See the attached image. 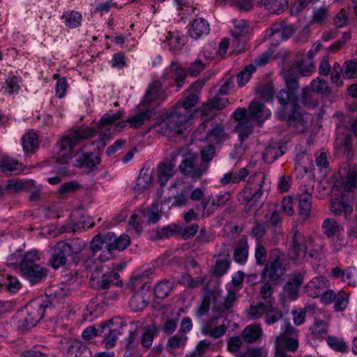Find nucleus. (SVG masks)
I'll return each instance as SVG.
<instances>
[{"label":"nucleus","mask_w":357,"mask_h":357,"mask_svg":"<svg viewBox=\"0 0 357 357\" xmlns=\"http://www.w3.org/2000/svg\"><path fill=\"white\" fill-rule=\"evenodd\" d=\"M283 79L287 89H282L278 94V100L282 106H287L289 103L292 105L291 113L286 115L283 110L278 112L280 119H287L289 126H297L301 124L302 118L298 109L301 107H314L317 102L314 98V94L308 86L304 87L301 93L297 94L299 89L298 77L291 71L283 73Z\"/></svg>","instance_id":"f257e3e1"},{"label":"nucleus","mask_w":357,"mask_h":357,"mask_svg":"<svg viewBox=\"0 0 357 357\" xmlns=\"http://www.w3.org/2000/svg\"><path fill=\"white\" fill-rule=\"evenodd\" d=\"M96 130L91 128H79L70 130L68 135L62 137L56 144L52 158L54 167L59 175L69 174V160L73 148L82 140L93 137Z\"/></svg>","instance_id":"f03ea898"},{"label":"nucleus","mask_w":357,"mask_h":357,"mask_svg":"<svg viewBox=\"0 0 357 357\" xmlns=\"http://www.w3.org/2000/svg\"><path fill=\"white\" fill-rule=\"evenodd\" d=\"M53 310V303L50 299L31 301L16 312L13 323L18 331L25 332L34 327L45 314H51Z\"/></svg>","instance_id":"7ed1b4c3"},{"label":"nucleus","mask_w":357,"mask_h":357,"mask_svg":"<svg viewBox=\"0 0 357 357\" xmlns=\"http://www.w3.org/2000/svg\"><path fill=\"white\" fill-rule=\"evenodd\" d=\"M191 120L182 107H174L169 112L160 116L152 128L162 135L170 137L179 134L191 123Z\"/></svg>","instance_id":"20e7f679"},{"label":"nucleus","mask_w":357,"mask_h":357,"mask_svg":"<svg viewBox=\"0 0 357 357\" xmlns=\"http://www.w3.org/2000/svg\"><path fill=\"white\" fill-rule=\"evenodd\" d=\"M236 300V295L233 291H228L227 296L223 298L219 290H208L206 291L202 304L199 307L197 316L202 317L205 315L209 310L210 304L213 303V312L215 314L211 320L213 322L231 309L234 305Z\"/></svg>","instance_id":"39448f33"},{"label":"nucleus","mask_w":357,"mask_h":357,"mask_svg":"<svg viewBox=\"0 0 357 357\" xmlns=\"http://www.w3.org/2000/svg\"><path fill=\"white\" fill-rule=\"evenodd\" d=\"M174 155L180 157L181 162L178 166L180 172L185 177L195 181L200 179L207 172L206 169L200 162L198 154L186 148L174 150Z\"/></svg>","instance_id":"423d86ee"},{"label":"nucleus","mask_w":357,"mask_h":357,"mask_svg":"<svg viewBox=\"0 0 357 357\" xmlns=\"http://www.w3.org/2000/svg\"><path fill=\"white\" fill-rule=\"evenodd\" d=\"M266 177L263 172H256L251 175L245 187L240 192L239 200L242 203L248 204L252 202L256 209H258L264 204L260 202L264 192H268L269 187L265 182Z\"/></svg>","instance_id":"0eeeda50"},{"label":"nucleus","mask_w":357,"mask_h":357,"mask_svg":"<svg viewBox=\"0 0 357 357\" xmlns=\"http://www.w3.org/2000/svg\"><path fill=\"white\" fill-rule=\"evenodd\" d=\"M233 117L237 122L234 130L238 133L240 144L234 146V150L231 152V158L236 160L241 158L244 154L246 146L243 142L252 133V125L249 118L246 116V109L243 107L236 109L233 113Z\"/></svg>","instance_id":"6e6552de"},{"label":"nucleus","mask_w":357,"mask_h":357,"mask_svg":"<svg viewBox=\"0 0 357 357\" xmlns=\"http://www.w3.org/2000/svg\"><path fill=\"white\" fill-rule=\"evenodd\" d=\"M291 252L294 261L305 257L317 259L320 256V252L313 249L312 240L310 238L306 239L298 231H296L293 236Z\"/></svg>","instance_id":"1a4fd4ad"},{"label":"nucleus","mask_w":357,"mask_h":357,"mask_svg":"<svg viewBox=\"0 0 357 357\" xmlns=\"http://www.w3.org/2000/svg\"><path fill=\"white\" fill-rule=\"evenodd\" d=\"M264 266L261 277H268L272 282L278 281L286 272V268L280 261V251L278 249H273L271 252Z\"/></svg>","instance_id":"9d476101"},{"label":"nucleus","mask_w":357,"mask_h":357,"mask_svg":"<svg viewBox=\"0 0 357 357\" xmlns=\"http://www.w3.org/2000/svg\"><path fill=\"white\" fill-rule=\"evenodd\" d=\"M130 243V238L126 234H121L116 236L113 232L106 234L105 246L108 247L109 255H102L101 261H107L113 257V252L115 250L122 251L125 250Z\"/></svg>","instance_id":"9b49d317"},{"label":"nucleus","mask_w":357,"mask_h":357,"mask_svg":"<svg viewBox=\"0 0 357 357\" xmlns=\"http://www.w3.org/2000/svg\"><path fill=\"white\" fill-rule=\"evenodd\" d=\"M305 275L306 271L304 270L297 271L289 275L287 281L283 287L284 294L289 299H297Z\"/></svg>","instance_id":"f8f14e48"},{"label":"nucleus","mask_w":357,"mask_h":357,"mask_svg":"<svg viewBox=\"0 0 357 357\" xmlns=\"http://www.w3.org/2000/svg\"><path fill=\"white\" fill-rule=\"evenodd\" d=\"M176 159L177 155L174 157V151H172L170 153L169 160H165L158 165L157 174L158 181L162 186L166 185L167 181L174 175Z\"/></svg>","instance_id":"ddd939ff"},{"label":"nucleus","mask_w":357,"mask_h":357,"mask_svg":"<svg viewBox=\"0 0 357 357\" xmlns=\"http://www.w3.org/2000/svg\"><path fill=\"white\" fill-rule=\"evenodd\" d=\"M22 275L32 284L40 282L47 275V270L38 264L24 265L20 268Z\"/></svg>","instance_id":"4468645a"},{"label":"nucleus","mask_w":357,"mask_h":357,"mask_svg":"<svg viewBox=\"0 0 357 357\" xmlns=\"http://www.w3.org/2000/svg\"><path fill=\"white\" fill-rule=\"evenodd\" d=\"M296 29L292 24H287L284 22L274 24L272 27L267 30L266 37L271 38H280L287 40L295 33Z\"/></svg>","instance_id":"2eb2a0df"},{"label":"nucleus","mask_w":357,"mask_h":357,"mask_svg":"<svg viewBox=\"0 0 357 357\" xmlns=\"http://www.w3.org/2000/svg\"><path fill=\"white\" fill-rule=\"evenodd\" d=\"M136 109V114L127 119V121L133 128L140 127L153 115V109L142 103L137 106Z\"/></svg>","instance_id":"dca6fc26"},{"label":"nucleus","mask_w":357,"mask_h":357,"mask_svg":"<svg viewBox=\"0 0 357 357\" xmlns=\"http://www.w3.org/2000/svg\"><path fill=\"white\" fill-rule=\"evenodd\" d=\"M298 347V341L293 336L279 335L275 340V351L287 353L286 350L295 351Z\"/></svg>","instance_id":"f3484780"},{"label":"nucleus","mask_w":357,"mask_h":357,"mask_svg":"<svg viewBox=\"0 0 357 357\" xmlns=\"http://www.w3.org/2000/svg\"><path fill=\"white\" fill-rule=\"evenodd\" d=\"M151 274V269H147L142 273H137L129 280L127 286L128 288L136 291H149V276Z\"/></svg>","instance_id":"a211bd4d"},{"label":"nucleus","mask_w":357,"mask_h":357,"mask_svg":"<svg viewBox=\"0 0 357 357\" xmlns=\"http://www.w3.org/2000/svg\"><path fill=\"white\" fill-rule=\"evenodd\" d=\"M296 200L300 217L303 220L307 219L310 216L312 208L311 192L308 190H304L301 193L298 194Z\"/></svg>","instance_id":"6ab92c4d"},{"label":"nucleus","mask_w":357,"mask_h":357,"mask_svg":"<svg viewBox=\"0 0 357 357\" xmlns=\"http://www.w3.org/2000/svg\"><path fill=\"white\" fill-rule=\"evenodd\" d=\"M327 282L326 278L319 276L312 279L305 286V290L308 296L317 298L321 296L322 292L327 288Z\"/></svg>","instance_id":"aec40b11"},{"label":"nucleus","mask_w":357,"mask_h":357,"mask_svg":"<svg viewBox=\"0 0 357 357\" xmlns=\"http://www.w3.org/2000/svg\"><path fill=\"white\" fill-rule=\"evenodd\" d=\"M257 5L264 6L271 14L283 13L288 6V0H255Z\"/></svg>","instance_id":"412c9836"},{"label":"nucleus","mask_w":357,"mask_h":357,"mask_svg":"<svg viewBox=\"0 0 357 357\" xmlns=\"http://www.w3.org/2000/svg\"><path fill=\"white\" fill-rule=\"evenodd\" d=\"M0 168L7 176L18 175L24 170L22 164L9 157H3L1 160Z\"/></svg>","instance_id":"4be33fe9"},{"label":"nucleus","mask_w":357,"mask_h":357,"mask_svg":"<svg viewBox=\"0 0 357 357\" xmlns=\"http://www.w3.org/2000/svg\"><path fill=\"white\" fill-rule=\"evenodd\" d=\"M51 253L52 257L50 263L54 268L57 269L66 264L68 255L64 252V249L60 241L51 248Z\"/></svg>","instance_id":"5701e85b"},{"label":"nucleus","mask_w":357,"mask_h":357,"mask_svg":"<svg viewBox=\"0 0 357 357\" xmlns=\"http://www.w3.org/2000/svg\"><path fill=\"white\" fill-rule=\"evenodd\" d=\"M209 31L208 22L205 19L199 17L192 21L189 29V34L191 38L198 39L204 35H207Z\"/></svg>","instance_id":"b1692460"},{"label":"nucleus","mask_w":357,"mask_h":357,"mask_svg":"<svg viewBox=\"0 0 357 357\" xmlns=\"http://www.w3.org/2000/svg\"><path fill=\"white\" fill-rule=\"evenodd\" d=\"M286 147L280 142H273L269 144L264 151V160L267 163L273 162L278 157L282 155Z\"/></svg>","instance_id":"393cba45"},{"label":"nucleus","mask_w":357,"mask_h":357,"mask_svg":"<svg viewBox=\"0 0 357 357\" xmlns=\"http://www.w3.org/2000/svg\"><path fill=\"white\" fill-rule=\"evenodd\" d=\"M346 177L341 180L337 178H335L334 183L335 188H342L344 190L350 192L352 191L357 184V174L354 171L350 169L345 171Z\"/></svg>","instance_id":"a878e982"},{"label":"nucleus","mask_w":357,"mask_h":357,"mask_svg":"<svg viewBox=\"0 0 357 357\" xmlns=\"http://www.w3.org/2000/svg\"><path fill=\"white\" fill-rule=\"evenodd\" d=\"M330 208L333 214L336 215H343L346 219L350 218L353 213V207L351 204L337 198L331 199Z\"/></svg>","instance_id":"bb28decb"},{"label":"nucleus","mask_w":357,"mask_h":357,"mask_svg":"<svg viewBox=\"0 0 357 357\" xmlns=\"http://www.w3.org/2000/svg\"><path fill=\"white\" fill-rule=\"evenodd\" d=\"M67 357H91L89 348L79 340H74L68 347Z\"/></svg>","instance_id":"cd10ccee"},{"label":"nucleus","mask_w":357,"mask_h":357,"mask_svg":"<svg viewBox=\"0 0 357 357\" xmlns=\"http://www.w3.org/2000/svg\"><path fill=\"white\" fill-rule=\"evenodd\" d=\"M99 152L89 151L82 154L77 159V166L82 168H93L100 162Z\"/></svg>","instance_id":"c85d7f7f"},{"label":"nucleus","mask_w":357,"mask_h":357,"mask_svg":"<svg viewBox=\"0 0 357 357\" xmlns=\"http://www.w3.org/2000/svg\"><path fill=\"white\" fill-rule=\"evenodd\" d=\"M248 243L245 237L238 240L234 253V260L238 264H245L248 256Z\"/></svg>","instance_id":"c756f323"},{"label":"nucleus","mask_w":357,"mask_h":357,"mask_svg":"<svg viewBox=\"0 0 357 357\" xmlns=\"http://www.w3.org/2000/svg\"><path fill=\"white\" fill-rule=\"evenodd\" d=\"M207 138L215 143H222L229 138V134L225 132L224 126L221 123L213 125V128L206 133Z\"/></svg>","instance_id":"7c9ffc66"},{"label":"nucleus","mask_w":357,"mask_h":357,"mask_svg":"<svg viewBox=\"0 0 357 357\" xmlns=\"http://www.w3.org/2000/svg\"><path fill=\"white\" fill-rule=\"evenodd\" d=\"M181 227L177 225H172L158 229L151 232L150 238L152 241L169 238L172 236L179 234Z\"/></svg>","instance_id":"2f4dec72"},{"label":"nucleus","mask_w":357,"mask_h":357,"mask_svg":"<svg viewBox=\"0 0 357 357\" xmlns=\"http://www.w3.org/2000/svg\"><path fill=\"white\" fill-rule=\"evenodd\" d=\"M61 245L64 249V252L70 257H75L79 254L85 247V243L83 240L75 238L68 242L60 241Z\"/></svg>","instance_id":"473e14b6"},{"label":"nucleus","mask_w":357,"mask_h":357,"mask_svg":"<svg viewBox=\"0 0 357 357\" xmlns=\"http://www.w3.org/2000/svg\"><path fill=\"white\" fill-rule=\"evenodd\" d=\"M262 335V329L260 326L250 324L247 326L242 332V337L245 342L254 343L257 342Z\"/></svg>","instance_id":"72a5a7b5"},{"label":"nucleus","mask_w":357,"mask_h":357,"mask_svg":"<svg viewBox=\"0 0 357 357\" xmlns=\"http://www.w3.org/2000/svg\"><path fill=\"white\" fill-rule=\"evenodd\" d=\"M152 173V169L144 167L137 178L135 190L141 192L149 188L151 184Z\"/></svg>","instance_id":"f704fd0d"},{"label":"nucleus","mask_w":357,"mask_h":357,"mask_svg":"<svg viewBox=\"0 0 357 357\" xmlns=\"http://www.w3.org/2000/svg\"><path fill=\"white\" fill-rule=\"evenodd\" d=\"M314 67V66L312 62L310 60L307 61L303 60H297L287 71H291L292 73L295 74L299 77L297 73L302 75L303 76H307L308 73L312 72Z\"/></svg>","instance_id":"c9c22d12"},{"label":"nucleus","mask_w":357,"mask_h":357,"mask_svg":"<svg viewBox=\"0 0 357 357\" xmlns=\"http://www.w3.org/2000/svg\"><path fill=\"white\" fill-rule=\"evenodd\" d=\"M264 104L257 101H253L250 103L248 108L249 113L248 114L246 112V116L250 120L252 126L253 120L257 121L259 124H261L263 122L264 120L262 119V116L264 114Z\"/></svg>","instance_id":"e433bc0d"},{"label":"nucleus","mask_w":357,"mask_h":357,"mask_svg":"<svg viewBox=\"0 0 357 357\" xmlns=\"http://www.w3.org/2000/svg\"><path fill=\"white\" fill-rule=\"evenodd\" d=\"M199 98L197 94L187 93V96L183 102H178L176 105L175 107H182L188 117L192 119L193 116L192 108L195 107L198 102Z\"/></svg>","instance_id":"4c0bfd02"},{"label":"nucleus","mask_w":357,"mask_h":357,"mask_svg":"<svg viewBox=\"0 0 357 357\" xmlns=\"http://www.w3.org/2000/svg\"><path fill=\"white\" fill-rule=\"evenodd\" d=\"M141 337V344L144 347L149 348L152 345L154 337L158 333V328L155 324H152L146 326Z\"/></svg>","instance_id":"58836bf2"},{"label":"nucleus","mask_w":357,"mask_h":357,"mask_svg":"<svg viewBox=\"0 0 357 357\" xmlns=\"http://www.w3.org/2000/svg\"><path fill=\"white\" fill-rule=\"evenodd\" d=\"M119 275L115 271H110L102 275L101 280L98 281V284L102 289L109 288L111 284L121 286V280H119Z\"/></svg>","instance_id":"ea45409f"},{"label":"nucleus","mask_w":357,"mask_h":357,"mask_svg":"<svg viewBox=\"0 0 357 357\" xmlns=\"http://www.w3.org/2000/svg\"><path fill=\"white\" fill-rule=\"evenodd\" d=\"M324 233L328 237L331 238L343 231L342 227L337 223L334 219L326 218L322 225Z\"/></svg>","instance_id":"a19ab883"},{"label":"nucleus","mask_w":357,"mask_h":357,"mask_svg":"<svg viewBox=\"0 0 357 357\" xmlns=\"http://www.w3.org/2000/svg\"><path fill=\"white\" fill-rule=\"evenodd\" d=\"M161 84L159 82H154L149 86L147 91L142 101V105H147L151 102L155 101L160 96Z\"/></svg>","instance_id":"79ce46f5"},{"label":"nucleus","mask_w":357,"mask_h":357,"mask_svg":"<svg viewBox=\"0 0 357 357\" xmlns=\"http://www.w3.org/2000/svg\"><path fill=\"white\" fill-rule=\"evenodd\" d=\"M70 293V289L65 283H61L60 286L53 285L46 290L45 294L48 297L56 298L59 300L64 298Z\"/></svg>","instance_id":"37998d69"},{"label":"nucleus","mask_w":357,"mask_h":357,"mask_svg":"<svg viewBox=\"0 0 357 357\" xmlns=\"http://www.w3.org/2000/svg\"><path fill=\"white\" fill-rule=\"evenodd\" d=\"M141 213L149 224L155 223L160 219L159 204L158 202L153 203L151 206L144 208L141 211Z\"/></svg>","instance_id":"c03bdc74"},{"label":"nucleus","mask_w":357,"mask_h":357,"mask_svg":"<svg viewBox=\"0 0 357 357\" xmlns=\"http://www.w3.org/2000/svg\"><path fill=\"white\" fill-rule=\"evenodd\" d=\"M38 141L37 135L34 132H28L22 137V146L26 153H33L38 147Z\"/></svg>","instance_id":"a18cd8bd"},{"label":"nucleus","mask_w":357,"mask_h":357,"mask_svg":"<svg viewBox=\"0 0 357 357\" xmlns=\"http://www.w3.org/2000/svg\"><path fill=\"white\" fill-rule=\"evenodd\" d=\"M311 90L318 94H331L332 90L328 85V82L322 78L317 77L311 82Z\"/></svg>","instance_id":"49530a36"},{"label":"nucleus","mask_w":357,"mask_h":357,"mask_svg":"<svg viewBox=\"0 0 357 357\" xmlns=\"http://www.w3.org/2000/svg\"><path fill=\"white\" fill-rule=\"evenodd\" d=\"M106 241V234L104 236H101L100 234H98L95 236L93 238L91 248L93 252H96L98 251H101L102 253L100 255L99 258L101 259L102 255H109L108 254V247L105 246V244Z\"/></svg>","instance_id":"de8ad7c7"},{"label":"nucleus","mask_w":357,"mask_h":357,"mask_svg":"<svg viewBox=\"0 0 357 357\" xmlns=\"http://www.w3.org/2000/svg\"><path fill=\"white\" fill-rule=\"evenodd\" d=\"M19 82L20 79L17 77L13 75H10L5 79L4 85L2 86V89H4L5 92L10 96L15 93H18L20 89Z\"/></svg>","instance_id":"09e8293b"},{"label":"nucleus","mask_w":357,"mask_h":357,"mask_svg":"<svg viewBox=\"0 0 357 357\" xmlns=\"http://www.w3.org/2000/svg\"><path fill=\"white\" fill-rule=\"evenodd\" d=\"M147 304L148 301L146 299L145 296L138 291L132 295L130 301V307L135 312L144 310Z\"/></svg>","instance_id":"8fccbe9b"},{"label":"nucleus","mask_w":357,"mask_h":357,"mask_svg":"<svg viewBox=\"0 0 357 357\" xmlns=\"http://www.w3.org/2000/svg\"><path fill=\"white\" fill-rule=\"evenodd\" d=\"M215 154V147L213 145H206L201 150L200 162L208 170L210 162L213 160Z\"/></svg>","instance_id":"3c124183"},{"label":"nucleus","mask_w":357,"mask_h":357,"mask_svg":"<svg viewBox=\"0 0 357 357\" xmlns=\"http://www.w3.org/2000/svg\"><path fill=\"white\" fill-rule=\"evenodd\" d=\"M312 335L316 338H322L328 333L327 323L323 320L315 319L310 328Z\"/></svg>","instance_id":"603ef678"},{"label":"nucleus","mask_w":357,"mask_h":357,"mask_svg":"<svg viewBox=\"0 0 357 357\" xmlns=\"http://www.w3.org/2000/svg\"><path fill=\"white\" fill-rule=\"evenodd\" d=\"M62 18L64 19L65 24L70 28H75L80 25L82 15L75 11L66 12Z\"/></svg>","instance_id":"864d4df0"},{"label":"nucleus","mask_w":357,"mask_h":357,"mask_svg":"<svg viewBox=\"0 0 357 357\" xmlns=\"http://www.w3.org/2000/svg\"><path fill=\"white\" fill-rule=\"evenodd\" d=\"M256 70V66L250 63L245 66L237 75V82L240 86H243L249 81L252 73Z\"/></svg>","instance_id":"5fc2aeb1"},{"label":"nucleus","mask_w":357,"mask_h":357,"mask_svg":"<svg viewBox=\"0 0 357 357\" xmlns=\"http://www.w3.org/2000/svg\"><path fill=\"white\" fill-rule=\"evenodd\" d=\"M164 43L167 44L169 46L170 50L173 48L181 49L185 43V37L183 36H174L171 32H169L164 40Z\"/></svg>","instance_id":"6e6d98bb"},{"label":"nucleus","mask_w":357,"mask_h":357,"mask_svg":"<svg viewBox=\"0 0 357 357\" xmlns=\"http://www.w3.org/2000/svg\"><path fill=\"white\" fill-rule=\"evenodd\" d=\"M343 68V78H356L357 77V59L346 61L344 63Z\"/></svg>","instance_id":"4d7b16f0"},{"label":"nucleus","mask_w":357,"mask_h":357,"mask_svg":"<svg viewBox=\"0 0 357 357\" xmlns=\"http://www.w3.org/2000/svg\"><path fill=\"white\" fill-rule=\"evenodd\" d=\"M169 70L175 79L177 87L180 89L184 84L186 73L183 68L176 63H172Z\"/></svg>","instance_id":"13d9d810"},{"label":"nucleus","mask_w":357,"mask_h":357,"mask_svg":"<svg viewBox=\"0 0 357 357\" xmlns=\"http://www.w3.org/2000/svg\"><path fill=\"white\" fill-rule=\"evenodd\" d=\"M234 26L231 30L232 35L236 38H239L243 37L248 33L249 27L246 21L243 20H234Z\"/></svg>","instance_id":"bf43d9fd"},{"label":"nucleus","mask_w":357,"mask_h":357,"mask_svg":"<svg viewBox=\"0 0 357 357\" xmlns=\"http://www.w3.org/2000/svg\"><path fill=\"white\" fill-rule=\"evenodd\" d=\"M172 289V284L169 280L158 282L155 287V294L157 298H165Z\"/></svg>","instance_id":"052dcab7"},{"label":"nucleus","mask_w":357,"mask_h":357,"mask_svg":"<svg viewBox=\"0 0 357 357\" xmlns=\"http://www.w3.org/2000/svg\"><path fill=\"white\" fill-rule=\"evenodd\" d=\"M80 187V185L76 181L66 182L60 185L58 189V194L64 197L70 193L76 192Z\"/></svg>","instance_id":"680f3d73"},{"label":"nucleus","mask_w":357,"mask_h":357,"mask_svg":"<svg viewBox=\"0 0 357 357\" xmlns=\"http://www.w3.org/2000/svg\"><path fill=\"white\" fill-rule=\"evenodd\" d=\"M334 308L336 311H343L349 303V294L344 291H339L334 300Z\"/></svg>","instance_id":"e2e57ef3"},{"label":"nucleus","mask_w":357,"mask_h":357,"mask_svg":"<svg viewBox=\"0 0 357 357\" xmlns=\"http://www.w3.org/2000/svg\"><path fill=\"white\" fill-rule=\"evenodd\" d=\"M283 314L282 312L273 306L269 305L268 311L265 316V321L268 325H272L278 321L282 319Z\"/></svg>","instance_id":"0e129e2a"},{"label":"nucleus","mask_w":357,"mask_h":357,"mask_svg":"<svg viewBox=\"0 0 357 357\" xmlns=\"http://www.w3.org/2000/svg\"><path fill=\"white\" fill-rule=\"evenodd\" d=\"M327 342L330 347L336 351L346 353L349 350L347 343L337 337L329 336Z\"/></svg>","instance_id":"69168bd1"},{"label":"nucleus","mask_w":357,"mask_h":357,"mask_svg":"<svg viewBox=\"0 0 357 357\" xmlns=\"http://www.w3.org/2000/svg\"><path fill=\"white\" fill-rule=\"evenodd\" d=\"M273 290L270 283L266 282L260 289V296L264 300V303L269 305H273L275 299L273 298Z\"/></svg>","instance_id":"338daca9"},{"label":"nucleus","mask_w":357,"mask_h":357,"mask_svg":"<svg viewBox=\"0 0 357 357\" xmlns=\"http://www.w3.org/2000/svg\"><path fill=\"white\" fill-rule=\"evenodd\" d=\"M269 305L260 302L256 305H251L249 314L253 319H258L262 314H266Z\"/></svg>","instance_id":"774afa93"}]
</instances>
